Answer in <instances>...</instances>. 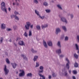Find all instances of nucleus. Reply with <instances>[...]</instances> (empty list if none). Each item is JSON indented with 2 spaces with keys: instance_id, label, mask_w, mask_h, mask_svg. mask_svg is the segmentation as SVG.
Segmentation results:
<instances>
[{
  "instance_id": "f257e3e1",
  "label": "nucleus",
  "mask_w": 79,
  "mask_h": 79,
  "mask_svg": "<svg viewBox=\"0 0 79 79\" xmlns=\"http://www.w3.org/2000/svg\"><path fill=\"white\" fill-rule=\"evenodd\" d=\"M1 5L2 10L4 11V12H5L6 13H7V10L6 9V8L5 3L4 2H2Z\"/></svg>"
},
{
  "instance_id": "f03ea898",
  "label": "nucleus",
  "mask_w": 79,
  "mask_h": 79,
  "mask_svg": "<svg viewBox=\"0 0 79 79\" xmlns=\"http://www.w3.org/2000/svg\"><path fill=\"white\" fill-rule=\"evenodd\" d=\"M31 23L29 22H27L25 26V27L26 30H29V27L31 26Z\"/></svg>"
},
{
  "instance_id": "7ed1b4c3",
  "label": "nucleus",
  "mask_w": 79,
  "mask_h": 79,
  "mask_svg": "<svg viewBox=\"0 0 79 79\" xmlns=\"http://www.w3.org/2000/svg\"><path fill=\"white\" fill-rule=\"evenodd\" d=\"M4 71L5 73V75H7V74H8V73H9V70L6 69V65L5 66Z\"/></svg>"
},
{
  "instance_id": "20e7f679",
  "label": "nucleus",
  "mask_w": 79,
  "mask_h": 79,
  "mask_svg": "<svg viewBox=\"0 0 79 79\" xmlns=\"http://www.w3.org/2000/svg\"><path fill=\"white\" fill-rule=\"evenodd\" d=\"M61 20L62 21H63V22H64V23H65L66 24H67L68 23V21L67 20H66V19L64 17H62L61 18Z\"/></svg>"
},
{
  "instance_id": "39448f33",
  "label": "nucleus",
  "mask_w": 79,
  "mask_h": 79,
  "mask_svg": "<svg viewBox=\"0 0 79 79\" xmlns=\"http://www.w3.org/2000/svg\"><path fill=\"white\" fill-rule=\"evenodd\" d=\"M40 69L41 70L39 71V73H43L44 72V67H43V66H40Z\"/></svg>"
},
{
  "instance_id": "423d86ee",
  "label": "nucleus",
  "mask_w": 79,
  "mask_h": 79,
  "mask_svg": "<svg viewBox=\"0 0 79 79\" xmlns=\"http://www.w3.org/2000/svg\"><path fill=\"white\" fill-rule=\"evenodd\" d=\"M24 74H25V73L24 70H22L21 71V73L19 74V77H22V76H24Z\"/></svg>"
},
{
  "instance_id": "0eeeda50",
  "label": "nucleus",
  "mask_w": 79,
  "mask_h": 79,
  "mask_svg": "<svg viewBox=\"0 0 79 79\" xmlns=\"http://www.w3.org/2000/svg\"><path fill=\"white\" fill-rule=\"evenodd\" d=\"M61 32V30H60V29L59 28H56V34H58L60 32Z\"/></svg>"
},
{
  "instance_id": "6e6552de",
  "label": "nucleus",
  "mask_w": 79,
  "mask_h": 79,
  "mask_svg": "<svg viewBox=\"0 0 79 79\" xmlns=\"http://www.w3.org/2000/svg\"><path fill=\"white\" fill-rule=\"evenodd\" d=\"M1 28L2 29H5L6 28V25L3 23H2L1 25Z\"/></svg>"
},
{
  "instance_id": "1a4fd4ad",
  "label": "nucleus",
  "mask_w": 79,
  "mask_h": 79,
  "mask_svg": "<svg viewBox=\"0 0 79 79\" xmlns=\"http://www.w3.org/2000/svg\"><path fill=\"white\" fill-rule=\"evenodd\" d=\"M19 44L20 45H21L22 46H23V45L25 46V44L23 41H19Z\"/></svg>"
},
{
  "instance_id": "9d476101",
  "label": "nucleus",
  "mask_w": 79,
  "mask_h": 79,
  "mask_svg": "<svg viewBox=\"0 0 79 79\" xmlns=\"http://www.w3.org/2000/svg\"><path fill=\"white\" fill-rule=\"evenodd\" d=\"M43 44L44 47L45 48H47L48 47V46H47V43H46V41H45L44 40H43Z\"/></svg>"
},
{
  "instance_id": "9b49d317",
  "label": "nucleus",
  "mask_w": 79,
  "mask_h": 79,
  "mask_svg": "<svg viewBox=\"0 0 79 79\" xmlns=\"http://www.w3.org/2000/svg\"><path fill=\"white\" fill-rule=\"evenodd\" d=\"M11 64L12 65V66L13 68H14V69H15V68H16V66L18 65V64H16V63H11Z\"/></svg>"
},
{
  "instance_id": "f8f14e48",
  "label": "nucleus",
  "mask_w": 79,
  "mask_h": 79,
  "mask_svg": "<svg viewBox=\"0 0 79 79\" xmlns=\"http://www.w3.org/2000/svg\"><path fill=\"white\" fill-rule=\"evenodd\" d=\"M21 56L25 60H26V61H28V59H27V58L26 57V56L23 54L21 55Z\"/></svg>"
},
{
  "instance_id": "ddd939ff",
  "label": "nucleus",
  "mask_w": 79,
  "mask_h": 79,
  "mask_svg": "<svg viewBox=\"0 0 79 79\" xmlns=\"http://www.w3.org/2000/svg\"><path fill=\"white\" fill-rule=\"evenodd\" d=\"M56 53L58 54H60L61 53V49H58L56 51Z\"/></svg>"
},
{
  "instance_id": "4468645a",
  "label": "nucleus",
  "mask_w": 79,
  "mask_h": 79,
  "mask_svg": "<svg viewBox=\"0 0 79 79\" xmlns=\"http://www.w3.org/2000/svg\"><path fill=\"white\" fill-rule=\"evenodd\" d=\"M17 1H15V2H13V5L14 6H15V5H16V6H19V3L18 2H17Z\"/></svg>"
},
{
  "instance_id": "2eb2a0df",
  "label": "nucleus",
  "mask_w": 79,
  "mask_h": 79,
  "mask_svg": "<svg viewBox=\"0 0 79 79\" xmlns=\"http://www.w3.org/2000/svg\"><path fill=\"white\" fill-rule=\"evenodd\" d=\"M64 76L68 77V72H67V70H64Z\"/></svg>"
},
{
  "instance_id": "dca6fc26",
  "label": "nucleus",
  "mask_w": 79,
  "mask_h": 79,
  "mask_svg": "<svg viewBox=\"0 0 79 79\" xmlns=\"http://www.w3.org/2000/svg\"><path fill=\"white\" fill-rule=\"evenodd\" d=\"M57 45L59 48H61V42L60 41H58L57 42Z\"/></svg>"
},
{
  "instance_id": "f3484780",
  "label": "nucleus",
  "mask_w": 79,
  "mask_h": 79,
  "mask_svg": "<svg viewBox=\"0 0 79 79\" xmlns=\"http://www.w3.org/2000/svg\"><path fill=\"white\" fill-rule=\"evenodd\" d=\"M35 14L37 15V16H39L40 15L39 14V11H37V10H35Z\"/></svg>"
},
{
  "instance_id": "a211bd4d",
  "label": "nucleus",
  "mask_w": 79,
  "mask_h": 79,
  "mask_svg": "<svg viewBox=\"0 0 79 79\" xmlns=\"http://www.w3.org/2000/svg\"><path fill=\"white\" fill-rule=\"evenodd\" d=\"M66 67L67 69H69V62L66 64Z\"/></svg>"
},
{
  "instance_id": "6ab92c4d",
  "label": "nucleus",
  "mask_w": 79,
  "mask_h": 79,
  "mask_svg": "<svg viewBox=\"0 0 79 79\" xmlns=\"http://www.w3.org/2000/svg\"><path fill=\"white\" fill-rule=\"evenodd\" d=\"M37 58H38V56H35L34 57V59H33L34 61H37Z\"/></svg>"
},
{
  "instance_id": "aec40b11",
  "label": "nucleus",
  "mask_w": 79,
  "mask_h": 79,
  "mask_svg": "<svg viewBox=\"0 0 79 79\" xmlns=\"http://www.w3.org/2000/svg\"><path fill=\"white\" fill-rule=\"evenodd\" d=\"M26 76L27 77H32V73H28L27 74Z\"/></svg>"
},
{
  "instance_id": "412c9836",
  "label": "nucleus",
  "mask_w": 79,
  "mask_h": 79,
  "mask_svg": "<svg viewBox=\"0 0 79 79\" xmlns=\"http://www.w3.org/2000/svg\"><path fill=\"white\" fill-rule=\"evenodd\" d=\"M57 6L58 8H59V9H60V10H62V7H61V5H60V4H58L57 5Z\"/></svg>"
},
{
  "instance_id": "4be33fe9",
  "label": "nucleus",
  "mask_w": 79,
  "mask_h": 79,
  "mask_svg": "<svg viewBox=\"0 0 79 79\" xmlns=\"http://www.w3.org/2000/svg\"><path fill=\"white\" fill-rule=\"evenodd\" d=\"M36 28L37 30H38L39 31L40 30V26L39 25H37L36 26Z\"/></svg>"
},
{
  "instance_id": "5701e85b",
  "label": "nucleus",
  "mask_w": 79,
  "mask_h": 79,
  "mask_svg": "<svg viewBox=\"0 0 79 79\" xmlns=\"http://www.w3.org/2000/svg\"><path fill=\"white\" fill-rule=\"evenodd\" d=\"M63 29L64 30V32H66L67 31V29H66V27L65 26H63L62 27Z\"/></svg>"
},
{
  "instance_id": "b1692460",
  "label": "nucleus",
  "mask_w": 79,
  "mask_h": 79,
  "mask_svg": "<svg viewBox=\"0 0 79 79\" xmlns=\"http://www.w3.org/2000/svg\"><path fill=\"white\" fill-rule=\"evenodd\" d=\"M31 51L33 53H36L37 52V51L33 49H31Z\"/></svg>"
},
{
  "instance_id": "393cba45",
  "label": "nucleus",
  "mask_w": 79,
  "mask_h": 79,
  "mask_svg": "<svg viewBox=\"0 0 79 79\" xmlns=\"http://www.w3.org/2000/svg\"><path fill=\"white\" fill-rule=\"evenodd\" d=\"M13 29L14 30H17L18 29V27L16 25L13 26Z\"/></svg>"
},
{
  "instance_id": "a878e982",
  "label": "nucleus",
  "mask_w": 79,
  "mask_h": 79,
  "mask_svg": "<svg viewBox=\"0 0 79 79\" xmlns=\"http://www.w3.org/2000/svg\"><path fill=\"white\" fill-rule=\"evenodd\" d=\"M33 3L35 4H38L39 3V1L37 0H34Z\"/></svg>"
},
{
  "instance_id": "bb28decb",
  "label": "nucleus",
  "mask_w": 79,
  "mask_h": 79,
  "mask_svg": "<svg viewBox=\"0 0 79 79\" xmlns=\"http://www.w3.org/2000/svg\"><path fill=\"white\" fill-rule=\"evenodd\" d=\"M28 36H32V31L31 30L29 31Z\"/></svg>"
},
{
  "instance_id": "cd10ccee",
  "label": "nucleus",
  "mask_w": 79,
  "mask_h": 79,
  "mask_svg": "<svg viewBox=\"0 0 79 79\" xmlns=\"http://www.w3.org/2000/svg\"><path fill=\"white\" fill-rule=\"evenodd\" d=\"M15 19L16 20H17V21H19V17H18V16H17L16 15H15Z\"/></svg>"
},
{
  "instance_id": "c85d7f7f",
  "label": "nucleus",
  "mask_w": 79,
  "mask_h": 79,
  "mask_svg": "<svg viewBox=\"0 0 79 79\" xmlns=\"http://www.w3.org/2000/svg\"><path fill=\"white\" fill-rule=\"evenodd\" d=\"M38 16H39V18H40L41 19H44V18H45V16H40V15Z\"/></svg>"
},
{
  "instance_id": "c756f323",
  "label": "nucleus",
  "mask_w": 79,
  "mask_h": 79,
  "mask_svg": "<svg viewBox=\"0 0 79 79\" xmlns=\"http://www.w3.org/2000/svg\"><path fill=\"white\" fill-rule=\"evenodd\" d=\"M23 35L25 36V37H27L28 35H27V32H25L23 34Z\"/></svg>"
},
{
  "instance_id": "7c9ffc66",
  "label": "nucleus",
  "mask_w": 79,
  "mask_h": 79,
  "mask_svg": "<svg viewBox=\"0 0 79 79\" xmlns=\"http://www.w3.org/2000/svg\"><path fill=\"white\" fill-rule=\"evenodd\" d=\"M50 46L52 47H53V43L51 41H50Z\"/></svg>"
},
{
  "instance_id": "2f4dec72",
  "label": "nucleus",
  "mask_w": 79,
  "mask_h": 79,
  "mask_svg": "<svg viewBox=\"0 0 79 79\" xmlns=\"http://www.w3.org/2000/svg\"><path fill=\"white\" fill-rule=\"evenodd\" d=\"M43 5L45 6H48V3L46 2H44L43 3Z\"/></svg>"
},
{
  "instance_id": "473e14b6",
  "label": "nucleus",
  "mask_w": 79,
  "mask_h": 79,
  "mask_svg": "<svg viewBox=\"0 0 79 79\" xmlns=\"http://www.w3.org/2000/svg\"><path fill=\"white\" fill-rule=\"evenodd\" d=\"M74 57L76 58H77V59L78 58V56L76 53L74 54Z\"/></svg>"
},
{
  "instance_id": "72a5a7b5",
  "label": "nucleus",
  "mask_w": 79,
  "mask_h": 79,
  "mask_svg": "<svg viewBox=\"0 0 79 79\" xmlns=\"http://www.w3.org/2000/svg\"><path fill=\"white\" fill-rule=\"evenodd\" d=\"M48 26V25L47 24L45 25H42V27L43 29L44 28H45V27H47Z\"/></svg>"
},
{
  "instance_id": "f704fd0d",
  "label": "nucleus",
  "mask_w": 79,
  "mask_h": 79,
  "mask_svg": "<svg viewBox=\"0 0 79 79\" xmlns=\"http://www.w3.org/2000/svg\"><path fill=\"white\" fill-rule=\"evenodd\" d=\"M6 61L7 64H10V61H9V59H8V58L6 59Z\"/></svg>"
},
{
  "instance_id": "c9c22d12",
  "label": "nucleus",
  "mask_w": 79,
  "mask_h": 79,
  "mask_svg": "<svg viewBox=\"0 0 79 79\" xmlns=\"http://www.w3.org/2000/svg\"><path fill=\"white\" fill-rule=\"evenodd\" d=\"M15 16H16V15H14L13 14L11 15H10L11 18L12 19H13V18H15Z\"/></svg>"
},
{
  "instance_id": "e433bc0d",
  "label": "nucleus",
  "mask_w": 79,
  "mask_h": 79,
  "mask_svg": "<svg viewBox=\"0 0 79 79\" xmlns=\"http://www.w3.org/2000/svg\"><path fill=\"white\" fill-rule=\"evenodd\" d=\"M75 47L77 50H79V47L77 44H75Z\"/></svg>"
},
{
  "instance_id": "4c0bfd02",
  "label": "nucleus",
  "mask_w": 79,
  "mask_h": 79,
  "mask_svg": "<svg viewBox=\"0 0 79 79\" xmlns=\"http://www.w3.org/2000/svg\"><path fill=\"white\" fill-rule=\"evenodd\" d=\"M69 39V38L68 36H66L65 37L64 40L65 41H68Z\"/></svg>"
},
{
  "instance_id": "58836bf2",
  "label": "nucleus",
  "mask_w": 79,
  "mask_h": 79,
  "mask_svg": "<svg viewBox=\"0 0 79 79\" xmlns=\"http://www.w3.org/2000/svg\"><path fill=\"white\" fill-rule=\"evenodd\" d=\"M39 62H36V66H35V67L36 68V67H39Z\"/></svg>"
},
{
  "instance_id": "ea45409f",
  "label": "nucleus",
  "mask_w": 79,
  "mask_h": 79,
  "mask_svg": "<svg viewBox=\"0 0 79 79\" xmlns=\"http://www.w3.org/2000/svg\"><path fill=\"white\" fill-rule=\"evenodd\" d=\"M3 38L2 37H1L0 40V42L1 43H2V42H3Z\"/></svg>"
},
{
  "instance_id": "a19ab883",
  "label": "nucleus",
  "mask_w": 79,
  "mask_h": 79,
  "mask_svg": "<svg viewBox=\"0 0 79 79\" xmlns=\"http://www.w3.org/2000/svg\"><path fill=\"white\" fill-rule=\"evenodd\" d=\"M74 66L76 68H77V67H78V64L76 62L74 65Z\"/></svg>"
},
{
  "instance_id": "79ce46f5",
  "label": "nucleus",
  "mask_w": 79,
  "mask_h": 79,
  "mask_svg": "<svg viewBox=\"0 0 79 79\" xmlns=\"http://www.w3.org/2000/svg\"><path fill=\"white\" fill-rule=\"evenodd\" d=\"M52 75L53 77H56V75L55 74V73L53 72H52Z\"/></svg>"
},
{
  "instance_id": "37998d69",
  "label": "nucleus",
  "mask_w": 79,
  "mask_h": 79,
  "mask_svg": "<svg viewBox=\"0 0 79 79\" xmlns=\"http://www.w3.org/2000/svg\"><path fill=\"white\" fill-rule=\"evenodd\" d=\"M77 39L78 42H79V35H77Z\"/></svg>"
},
{
  "instance_id": "c03bdc74",
  "label": "nucleus",
  "mask_w": 79,
  "mask_h": 79,
  "mask_svg": "<svg viewBox=\"0 0 79 79\" xmlns=\"http://www.w3.org/2000/svg\"><path fill=\"white\" fill-rule=\"evenodd\" d=\"M73 73L74 74H77V71L76 70L73 71Z\"/></svg>"
},
{
  "instance_id": "a18cd8bd",
  "label": "nucleus",
  "mask_w": 79,
  "mask_h": 79,
  "mask_svg": "<svg viewBox=\"0 0 79 79\" xmlns=\"http://www.w3.org/2000/svg\"><path fill=\"white\" fill-rule=\"evenodd\" d=\"M70 18L71 19H73V18H74V15L73 14H71L70 15Z\"/></svg>"
},
{
  "instance_id": "49530a36",
  "label": "nucleus",
  "mask_w": 79,
  "mask_h": 79,
  "mask_svg": "<svg viewBox=\"0 0 79 79\" xmlns=\"http://www.w3.org/2000/svg\"><path fill=\"white\" fill-rule=\"evenodd\" d=\"M45 11L47 13H50V10H45Z\"/></svg>"
},
{
  "instance_id": "de8ad7c7",
  "label": "nucleus",
  "mask_w": 79,
  "mask_h": 79,
  "mask_svg": "<svg viewBox=\"0 0 79 79\" xmlns=\"http://www.w3.org/2000/svg\"><path fill=\"white\" fill-rule=\"evenodd\" d=\"M6 31H11V28H7Z\"/></svg>"
},
{
  "instance_id": "09e8293b",
  "label": "nucleus",
  "mask_w": 79,
  "mask_h": 79,
  "mask_svg": "<svg viewBox=\"0 0 79 79\" xmlns=\"http://www.w3.org/2000/svg\"><path fill=\"white\" fill-rule=\"evenodd\" d=\"M14 13L15 14V15H18V12L16 11H15Z\"/></svg>"
},
{
  "instance_id": "8fccbe9b",
  "label": "nucleus",
  "mask_w": 79,
  "mask_h": 79,
  "mask_svg": "<svg viewBox=\"0 0 79 79\" xmlns=\"http://www.w3.org/2000/svg\"><path fill=\"white\" fill-rule=\"evenodd\" d=\"M64 56V55L63 54H61L60 56V57L61 58H63Z\"/></svg>"
},
{
  "instance_id": "3c124183",
  "label": "nucleus",
  "mask_w": 79,
  "mask_h": 79,
  "mask_svg": "<svg viewBox=\"0 0 79 79\" xmlns=\"http://www.w3.org/2000/svg\"><path fill=\"white\" fill-rule=\"evenodd\" d=\"M30 28L31 29H32L33 28V25L32 24L31 25H30Z\"/></svg>"
},
{
  "instance_id": "603ef678",
  "label": "nucleus",
  "mask_w": 79,
  "mask_h": 79,
  "mask_svg": "<svg viewBox=\"0 0 79 79\" xmlns=\"http://www.w3.org/2000/svg\"><path fill=\"white\" fill-rule=\"evenodd\" d=\"M5 55H6L7 56H8V52H5Z\"/></svg>"
},
{
  "instance_id": "864d4df0",
  "label": "nucleus",
  "mask_w": 79,
  "mask_h": 79,
  "mask_svg": "<svg viewBox=\"0 0 79 79\" xmlns=\"http://www.w3.org/2000/svg\"><path fill=\"white\" fill-rule=\"evenodd\" d=\"M14 44L15 47H17V44H16L15 43H14Z\"/></svg>"
},
{
  "instance_id": "5fc2aeb1",
  "label": "nucleus",
  "mask_w": 79,
  "mask_h": 79,
  "mask_svg": "<svg viewBox=\"0 0 79 79\" xmlns=\"http://www.w3.org/2000/svg\"><path fill=\"white\" fill-rule=\"evenodd\" d=\"M69 74H71V70H69Z\"/></svg>"
},
{
  "instance_id": "6e6d98bb",
  "label": "nucleus",
  "mask_w": 79,
  "mask_h": 79,
  "mask_svg": "<svg viewBox=\"0 0 79 79\" xmlns=\"http://www.w3.org/2000/svg\"><path fill=\"white\" fill-rule=\"evenodd\" d=\"M47 44L48 45V46H50V42H48Z\"/></svg>"
},
{
  "instance_id": "4d7b16f0",
  "label": "nucleus",
  "mask_w": 79,
  "mask_h": 79,
  "mask_svg": "<svg viewBox=\"0 0 79 79\" xmlns=\"http://www.w3.org/2000/svg\"><path fill=\"white\" fill-rule=\"evenodd\" d=\"M8 9L9 11H11V8H10V7Z\"/></svg>"
},
{
  "instance_id": "13d9d810",
  "label": "nucleus",
  "mask_w": 79,
  "mask_h": 79,
  "mask_svg": "<svg viewBox=\"0 0 79 79\" xmlns=\"http://www.w3.org/2000/svg\"><path fill=\"white\" fill-rule=\"evenodd\" d=\"M73 79H76V77H75V76H73Z\"/></svg>"
},
{
  "instance_id": "bf43d9fd",
  "label": "nucleus",
  "mask_w": 79,
  "mask_h": 79,
  "mask_svg": "<svg viewBox=\"0 0 79 79\" xmlns=\"http://www.w3.org/2000/svg\"><path fill=\"white\" fill-rule=\"evenodd\" d=\"M66 60L68 62V63H69V60H68V58L66 59Z\"/></svg>"
},
{
  "instance_id": "052dcab7",
  "label": "nucleus",
  "mask_w": 79,
  "mask_h": 79,
  "mask_svg": "<svg viewBox=\"0 0 79 79\" xmlns=\"http://www.w3.org/2000/svg\"><path fill=\"white\" fill-rule=\"evenodd\" d=\"M9 42H11V39H10V40H9Z\"/></svg>"
},
{
  "instance_id": "680f3d73",
  "label": "nucleus",
  "mask_w": 79,
  "mask_h": 79,
  "mask_svg": "<svg viewBox=\"0 0 79 79\" xmlns=\"http://www.w3.org/2000/svg\"><path fill=\"white\" fill-rule=\"evenodd\" d=\"M67 15H68V16H70V13H68L67 14Z\"/></svg>"
},
{
  "instance_id": "e2e57ef3",
  "label": "nucleus",
  "mask_w": 79,
  "mask_h": 79,
  "mask_svg": "<svg viewBox=\"0 0 79 79\" xmlns=\"http://www.w3.org/2000/svg\"><path fill=\"white\" fill-rule=\"evenodd\" d=\"M18 39H19V38H17L16 41H17L18 40Z\"/></svg>"
},
{
  "instance_id": "0e129e2a",
  "label": "nucleus",
  "mask_w": 79,
  "mask_h": 79,
  "mask_svg": "<svg viewBox=\"0 0 79 79\" xmlns=\"http://www.w3.org/2000/svg\"><path fill=\"white\" fill-rule=\"evenodd\" d=\"M51 78H52V76H50V79H51Z\"/></svg>"
},
{
  "instance_id": "69168bd1",
  "label": "nucleus",
  "mask_w": 79,
  "mask_h": 79,
  "mask_svg": "<svg viewBox=\"0 0 79 79\" xmlns=\"http://www.w3.org/2000/svg\"><path fill=\"white\" fill-rule=\"evenodd\" d=\"M64 37V36H62V39H63Z\"/></svg>"
},
{
  "instance_id": "338daca9",
  "label": "nucleus",
  "mask_w": 79,
  "mask_h": 79,
  "mask_svg": "<svg viewBox=\"0 0 79 79\" xmlns=\"http://www.w3.org/2000/svg\"><path fill=\"white\" fill-rule=\"evenodd\" d=\"M48 78L49 79H50V75H49L48 76Z\"/></svg>"
},
{
  "instance_id": "774afa93",
  "label": "nucleus",
  "mask_w": 79,
  "mask_h": 79,
  "mask_svg": "<svg viewBox=\"0 0 79 79\" xmlns=\"http://www.w3.org/2000/svg\"><path fill=\"white\" fill-rule=\"evenodd\" d=\"M18 71L16 72V74H18Z\"/></svg>"
}]
</instances>
